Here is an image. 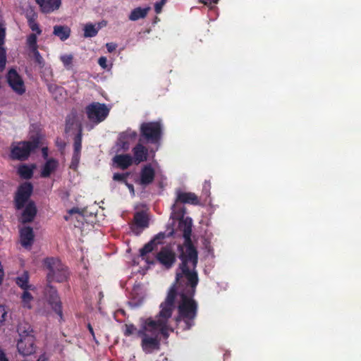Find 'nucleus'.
<instances>
[{
	"label": "nucleus",
	"mask_w": 361,
	"mask_h": 361,
	"mask_svg": "<svg viewBox=\"0 0 361 361\" xmlns=\"http://www.w3.org/2000/svg\"><path fill=\"white\" fill-rule=\"evenodd\" d=\"M78 133L74 137L73 142V153L80 154L82 149V128L80 123L78 125Z\"/></svg>",
	"instance_id": "obj_27"
},
{
	"label": "nucleus",
	"mask_w": 361,
	"mask_h": 361,
	"mask_svg": "<svg viewBox=\"0 0 361 361\" xmlns=\"http://www.w3.org/2000/svg\"><path fill=\"white\" fill-rule=\"evenodd\" d=\"M31 53L32 54L35 63L39 66V68H44L45 66V61L43 57L41 56L40 53L39 52L38 49L35 51H32Z\"/></svg>",
	"instance_id": "obj_32"
},
{
	"label": "nucleus",
	"mask_w": 361,
	"mask_h": 361,
	"mask_svg": "<svg viewBox=\"0 0 361 361\" xmlns=\"http://www.w3.org/2000/svg\"><path fill=\"white\" fill-rule=\"evenodd\" d=\"M118 145L123 149L128 150L130 146V140L124 136L123 139H122V133H120L118 139Z\"/></svg>",
	"instance_id": "obj_40"
},
{
	"label": "nucleus",
	"mask_w": 361,
	"mask_h": 361,
	"mask_svg": "<svg viewBox=\"0 0 361 361\" xmlns=\"http://www.w3.org/2000/svg\"><path fill=\"white\" fill-rule=\"evenodd\" d=\"M173 230L170 231L168 234H166L165 232H159L157 233L152 239V240L154 241L157 245L161 244L162 240H164L166 237H170L173 235Z\"/></svg>",
	"instance_id": "obj_33"
},
{
	"label": "nucleus",
	"mask_w": 361,
	"mask_h": 361,
	"mask_svg": "<svg viewBox=\"0 0 361 361\" xmlns=\"http://www.w3.org/2000/svg\"><path fill=\"white\" fill-rule=\"evenodd\" d=\"M110 109L105 104L92 102L85 107V113L88 119L98 124L106 119L109 114Z\"/></svg>",
	"instance_id": "obj_9"
},
{
	"label": "nucleus",
	"mask_w": 361,
	"mask_h": 361,
	"mask_svg": "<svg viewBox=\"0 0 361 361\" xmlns=\"http://www.w3.org/2000/svg\"><path fill=\"white\" fill-rule=\"evenodd\" d=\"M80 159V154L73 153L71 159V162L70 164V169L75 170L79 164Z\"/></svg>",
	"instance_id": "obj_41"
},
{
	"label": "nucleus",
	"mask_w": 361,
	"mask_h": 361,
	"mask_svg": "<svg viewBox=\"0 0 361 361\" xmlns=\"http://www.w3.org/2000/svg\"><path fill=\"white\" fill-rule=\"evenodd\" d=\"M30 28L32 30V31L36 32L37 35H39L42 33V30L40 29L38 23L35 25H32V26Z\"/></svg>",
	"instance_id": "obj_47"
},
{
	"label": "nucleus",
	"mask_w": 361,
	"mask_h": 361,
	"mask_svg": "<svg viewBox=\"0 0 361 361\" xmlns=\"http://www.w3.org/2000/svg\"><path fill=\"white\" fill-rule=\"evenodd\" d=\"M42 156L44 159H47L48 157V149L47 147H43L42 149Z\"/></svg>",
	"instance_id": "obj_54"
},
{
	"label": "nucleus",
	"mask_w": 361,
	"mask_h": 361,
	"mask_svg": "<svg viewBox=\"0 0 361 361\" xmlns=\"http://www.w3.org/2000/svg\"><path fill=\"white\" fill-rule=\"evenodd\" d=\"M7 82L12 90L19 95L25 92V87L22 77L16 70L11 68L7 73Z\"/></svg>",
	"instance_id": "obj_14"
},
{
	"label": "nucleus",
	"mask_w": 361,
	"mask_h": 361,
	"mask_svg": "<svg viewBox=\"0 0 361 361\" xmlns=\"http://www.w3.org/2000/svg\"><path fill=\"white\" fill-rule=\"evenodd\" d=\"M37 210L35 202L30 200L24 207L20 219V221L23 224L32 222L37 214Z\"/></svg>",
	"instance_id": "obj_18"
},
{
	"label": "nucleus",
	"mask_w": 361,
	"mask_h": 361,
	"mask_svg": "<svg viewBox=\"0 0 361 361\" xmlns=\"http://www.w3.org/2000/svg\"><path fill=\"white\" fill-rule=\"evenodd\" d=\"M27 24H28L30 27L32 26V25H35V24L37 23L36 22L35 15V14L32 15V16H27Z\"/></svg>",
	"instance_id": "obj_48"
},
{
	"label": "nucleus",
	"mask_w": 361,
	"mask_h": 361,
	"mask_svg": "<svg viewBox=\"0 0 361 361\" xmlns=\"http://www.w3.org/2000/svg\"><path fill=\"white\" fill-rule=\"evenodd\" d=\"M107 59L105 56H101L98 59V63L99 65L104 69L106 68L107 67Z\"/></svg>",
	"instance_id": "obj_45"
},
{
	"label": "nucleus",
	"mask_w": 361,
	"mask_h": 361,
	"mask_svg": "<svg viewBox=\"0 0 361 361\" xmlns=\"http://www.w3.org/2000/svg\"><path fill=\"white\" fill-rule=\"evenodd\" d=\"M7 317V312L5 309V307L3 305H0V326L4 324L6 321V318Z\"/></svg>",
	"instance_id": "obj_44"
},
{
	"label": "nucleus",
	"mask_w": 361,
	"mask_h": 361,
	"mask_svg": "<svg viewBox=\"0 0 361 361\" xmlns=\"http://www.w3.org/2000/svg\"><path fill=\"white\" fill-rule=\"evenodd\" d=\"M99 31V28H97L95 25L92 23L86 24L84 27V37H95Z\"/></svg>",
	"instance_id": "obj_28"
},
{
	"label": "nucleus",
	"mask_w": 361,
	"mask_h": 361,
	"mask_svg": "<svg viewBox=\"0 0 361 361\" xmlns=\"http://www.w3.org/2000/svg\"><path fill=\"white\" fill-rule=\"evenodd\" d=\"M157 246V244H155L154 241L151 240L140 250V256L144 257L147 254L152 252Z\"/></svg>",
	"instance_id": "obj_30"
},
{
	"label": "nucleus",
	"mask_w": 361,
	"mask_h": 361,
	"mask_svg": "<svg viewBox=\"0 0 361 361\" xmlns=\"http://www.w3.org/2000/svg\"><path fill=\"white\" fill-rule=\"evenodd\" d=\"M149 328L147 322L143 320L141 328L137 331V336L142 338V349L147 354L160 349V338L155 334H152V329Z\"/></svg>",
	"instance_id": "obj_7"
},
{
	"label": "nucleus",
	"mask_w": 361,
	"mask_h": 361,
	"mask_svg": "<svg viewBox=\"0 0 361 361\" xmlns=\"http://www.w3.org/2000/svg\"><path fill=\"white\" fill-rule=\"evenodd\" d=\"M176 298V290L175 286H173L169 289L165 301L160 305L161 310L159 313V319L154 320L149 317L145 319L149 329H152V334H155L157 337L159 334L163 335L165 338L169 336L168 319L172 315Z\"/></svg>",
	"instance_id": "obj_2"
},
{
	"label": "nucleus",
	"mask_w": 361,
	"mask_h": 361,
	"mask_svg": "<svg viewBox=\"0 0 361 361\" xmlns=\"http://www.w3.org/2000/svg\"><path fill=\"white\" fill-rule=\"evenodd\" d=\"M156 259L165 269H171L176 262V254L169 246L162 247L156 255Z\"/></svg>",
	"instance_id": "obj_12"
},
{
	"label": "nucleus",
	"mask_w": 361,
	"mask_h": 361,
	"mask_svg": "<svg viewBox=\"0 0 361 361\" xmlns=\"http://www.w3.org/2000/svg\"><path fill=\"white\" fill-rule=\"evenodd\" d=\"M56 145H57L58 146L61 147H64V145H65V144H64V143L59 142H58V140L56 141Z\"/></svg>",
	"instance_id": "obj_57"
},
{
	"label": "nucleus",
	"mask_w": 361,
	"mask_h": 361,
	"mask_svg": "<svg viewBox=\"0 0 361 361\" xmlns=\"http://www.w3.org/2000/svg\"><path fill=\"white\" fill-rule=\"evenodd\" d=\"M44 292L47 298L48 302L51 305L52 310L59 315L60 320H63L62 304L57 290L48 283L44 289Z\"/></svg>",
	"instance_id": "obj_11"
},
{
	"label": "nucleus",
	"mask_w": 361,
	"mask_h": 361,
	"mask_svg": "<svg viewBox=\"0 0 361 361\" xmlns=\"http://www.w3.org/2000/svg\"><path fill=\"white\" fill-rule=\"evenodd\" d=\"M56 145H57L58 146L61 147H64V145H65V144H64V143L59 142H58V140L56 141Z\"/></svg>",
	"instance_id": "obj_58"
},
{
	"label": "nucleus",
	"mask_w": 361,
	"mask_h": 361,
	"mask_svg": "<svg viewBox=\"0 0 361 361\" xmlns=\"http://www.w3.org/2000/svg\"><path fill=\"white\" fill-rule=\"evenodd\" d=\"M44 13H50L59 8L61 0H35Z\"/></svg>",
	"instance_id": "obj_20"
},
{
	"label": "nucleus",
	"mask_w": 361,
	"mask_h": 361,
	"mask_svg": "<svg viewBox=\"0 0 361 361\" xmlns=\"http://www.w3.org/2000/svg\"><path fill=\"white\" fill-rule=\"evenodd\" d=\"M71 29L66 25L54 26L53 34L57 36L61 41L66 40L71 35Z\"/></svg>",
	"instance_id": "obj_25"
},
{
	"label": "nucleus",
	"mask_w": 361,
	"mask_h": 361,
	"mask_svg": "<svg viewBox=\"0 0 361 361\" xmlns=\"http://www.w3.org/2000/svg\"><path fill=\"white\" fill-rule=\"evenodd\" d=\"M143 142H140L133 148V160L134 164H139L146 161L149 156V149L143 145Z\"/></svg>",
	"instance_id": "obj_17"
},
{
	"label": "nucleus",
	"mask_w": 361,
	"mask_h": 361,
	"mask_svg": "<svg viewBox=\"0 0 361 361\" xmlns=\"http://www.w3.org/2000/svg\"><path fill=\"white\" fill-rule=\"evenodd\" d=\"M35 169V165L32 164L30 166L27 164H20L17 170L18 174L20 178L23 179H30L33 176L34 169Z\"/></svg>",
	"instance_id": "obj_24"
},
{
	"label": "nucleus",
	"mask_w": 361,
	"mask_h": 361,
	"mask_svg": "<svg viewBox=\"0 0 361 361\" xmlns=\"http://www.w3.org/2000/svg\"><path fill=\"white\" fill-rule=\"evenodd\" d=\"M148 226L149 218L147 214L143 211L135 212L133 217V224L131 226L133 232L138 235Z\"/></svg>",
	"instance_id": "obj_15"
},
{
	"label": "nucleus",
	"mask_w": 361,
	"mask_h": 361,
	"mask_svg": "<svg viewBox=\"0 0 361 361\" xmlns=\"http://www.w3.org/2000/svg\"><path fill=\"white\" fill-rule=\"evenodd\" d=\"M139 330L137 329L136 326L133 324H126L124 325L123 334L125 336H130L134 334L137 335V331Z\"/></svg>",
	"instance_id": "obj_34"
},
{
	"label": "nucleus",
	"mask_w": 361,
	"mask_h": 361,
	"mask_svg": "<svg viewBox=\"0 0 361 361\" xmlns=\"http://www.w3.org/2000/svg\"><path fill=\"white\" fill-rule=\"evenodd\" d=\"M6 28L5 25L0 22V49H6L4 47L5 41H6Z\"/></svg>",
	"instance_id": "obj_37"
},
{
	"label": "nucleus",
	"mask_w": 361,
	"mask_h": 361,
	"mask_svg": "<svg viewBox=\"0 0 361 361\" xmlns=\"http://www.w3.org/2000/svg\"><path fill=\"white\" fill-rule=\"evenodd\" d=\"M33 192V185L30 182H25L20 184L14 196V205L17 210L24 208Z\"/></svg>",
	"instance_id": "obj_10"
},
{
	"label": "nucleus",
	"mask_w": 361,
	"mask_h": 361,
	"mask_svg": "<svg viewBox=\"0 0 361 361\" xmlns=\"http://www.w3.org/2000/svg\"><path fill=\"white\" fill-rule=\"evenodd\" d=\"M210 188H211V184H210V182L209 181H205L204 185H203V192L207 195L209 193V190H210Z\"/></svg>",
	"instance_id": "obj_46"
},
{
	"label": "nucleus",
	"mask_w": 361,
	"mask_h": 361,
	"mask_svg": "<svg viewBox=\"0 0 361 361\" xmlns=\"http://www.w3.org/2000/svg\"><path fill=\"white\" fill-rule=\"evenodd\" d=\"M16 284L23 289L24 290H28L31 288L29 285V274L27 271H24L23 274L18 276L16 279Z\"/></svg>",
	"instance_id": "obj_26"
},
{
	"label": "nucleus",
	"mask_w": 361,
	"mask_h": 361,
	"mask_svg": "<svg viewBox=\"0 0 361 361\" xmlns=\"http://www.w3.org/2000/svg\"><path fill=\"white\" fill-rule=\"evenodd\" d=\"M59 162L56 159L51 158L43 166L40 176L42 178H48L58 168Z\"/></svg>",
	"instance_id": "obj_22"
},
{
	"label": "nucleus",
	"mask_w": 361,
	"mask_h": 361,
	"mask_svg": "<svg viewBox=\"0 0 361 361\" xmlns=\"http://www.w3.org/2000/svg\"><path fill=\"white\" fill-rule=\"evenodd\" d=\"M150 9L149 6L145 8L137 7L132 10L128 18L132 21H136L139 19L145 18L147 16Z\"/></svg>",
	"instance_id": "obj_23"
},
{
	"label": "nucleus",
	"mask_w": 361,
	"mask_h": 361,
	"mask_svg": "<svg viewBox=\"0 0 361 361\" xmlns=\"http://www.w3.org/2000/svg\"><path fill=\"white\" fill-rule=\"evenodd\" d=\"M22 302L23 303V306L26 307L29 309L31 308L30 302L32 300L33 297L31 293L27 291V290H24L23 293L21 296Z\"/></svg>",
	"instance_id": "obj_35"
},
{
	"label": "nucleus",
	"mask_w": 361,
	"mask_h": 361,
	"mask_svg": "<svg viewBox=\"0 0 361 361\" xmlns=\"http://www.w3.org/2000/svg\"><path fill=\"white\" fill-rule=\"evenodd\" d=\"M44 264L48 269L47 280L49 283L52 282L63 283L68 278L67 267L57 258L47 257Z\"/></svg>",
	"instance_id": "obj_5"
},
{
	"label": "nucleus",
	"mask_w": 361,
	"mask_h": 361,
	"mask_svg": "<svg viewBox=\"0 0 361 361\" xmlns=\"http://www.w3.org/2000/svg\"><path fill=\"white\" fill-rule=\"evenodd\" d=\"M106 49H107L109 52L114 51L116 49V45L115 44H113V43H107L106 44Z\"/></svg>",
	"instance_id": "obj_50"
},
{
	"label": "nucleus",
	"mask_w": 361,
	"mask_h": 361,
	"mask_svg": "<svg viewBox=\"0 0 361 361\" xmlns=\"http://www.w3.org/2000/svg\"><path fill=\"white\" fill-rule=\"evenodd\" d=\"M176 195L175 203L171 206V209L173 212H176L178 203L192 205H199L200 204L199 197L194 192H183L180 190H177Z\"/></svg>",
	"instance_id": "obj_13"
},
{
	"label": "nucleus",
	"mask_w": 361,
	"mask_h": 361,
	"mask_svg": "<svg viewBox=\"0 0 361 361\" xmlns=\"http://www.w3.org/2000/svg\"><path fill=\"white\" fill-rule=\"evenodd\" d=\"M127 188L129 189L130 192L134 193V186L133 184L129 183L128 181L125 183Z\"/></svg>",
	"instance_id": "obj_53"
},
{
	"label": "nucleus",
	"mask_w": 361,
	"mask_h": 361,
	"mask_svg": "<svg viewBox=\"0 0 361 361\" xmlns=\"http://www.w3.org/2000/svg\"><path fill=\"white\" fill-rule=\"evenodd\" d=\"M130 176L129 172L126 173H115L113 175V180L115 181H118L122 183H126L128 181V178Z\"/></svg>",
	"instance_id": "obj_36"
},
{
	"label": "nucleus",
	"mask_w": 361,
	"mask_h": 361,
	"mask_svg": "<svg viewBox=\"0 0 361 361\" xmlns=\"http://www.w3.org/2000/svg\"><path fill=\"white\" fill-rule=\"evenodd\" d=\"M219 0H199V1L206 6L216 4Z\"/></svg>",
	"instance_id": "obj_49"
},
{
	"label": "nucleus",
	"mask_w": 361,
	"mask_h": 361,
	"mask_svg": "<svg viewBox=\"0 0 361 361\" xmlns=\"http://www.w3.org/2000/svg\"><path fill=\"white\" fill-rule=\"evenodd\" d=\"M18 331L20 338L17 343V348L20 354L23 356H28L35 352V338L30 334V326L28 325L27 329L23 330L22 326H19Z\"/></svg>",
	"instance_id": "obj_8"
},
{
	"label": "nucleus",
	"mask_w": 361,
	"mask_h": 361,
	"mask_svg": "<svg viewBox=\"0 0 361 361\" xmlns=\"http://www.w3.org/2000/svg\"><path fill=\"white\" fill-rule=\"evenodd\" d=\"M76 114L72 113L66 119V132H69L75 122Z\"/></svg>",
	"instance_id": "obj_38"
},
{
	"label": "nucleus",
	"mask_w": 361,
	"mask_h": 361,
	"mask_svg": "<svg viewBox=\"0 0 361 361\" xmlns=\"http://www.w3.org/2000/svg\"><path fill=\"white\" fill-rule=\"evenodd\" d=\"M166 1L167 0H160L159 1L155 3L154 11L157 14H159L161 12L162 8L165 5Z\"/></svg>",
	"instance_id": "obj_43"
},
{
	"label": "nucleus",
	"mask_w": 361,
	"mask_h": 361,
	"mask_svg": "<svg viewBox=\"0 0 361 361\" xmlns=\"http://www.w3.org/2000/svg\"><path fill=\"white\" fill-rule=\"evenodd\" d=\"M41 140L40 135H37L30 140L13 144L11 147L10 158L13 160H27L31 152L39 147Z\"/></svg>",
	"instance_id": "obj_4"
},
{
	"label": "nucleus",
	"mask_w": 361,
	"mask_h": 361,
	"mask_svg": "<svg viewBox=\"0 0 361 361\" xmlns=\"http://www.w3.org/2000/svg\"><path fill=\"white\" fill-rule=\"evenodd\" d=\"M87 329H88L90 333L91 334L93 339L95 340V335H94V329L90 323L87 324Z\"/></svg>",
	"instance_id": "obj_52"
},
{
	"label": "nucleus",
	"mask_w": 361,
	"mask_h": 361,
	"mask_svg": "<svg viewBox=\"0 0 361 361\" xmlns=\"http://www.w3.org/2000/svg\"><path fill=\"white\" fill-rule=\"evenodd\" d=\"M162 136V128L160 122H144L140 127V142L150 144H159Z\"/></svg>",
	"instance_id": "obj_6"
},
{
	"label": "nucleus",
	"mask_w": 361,
	"mask_h": 361,
	"mask_svg": "<svg viewBox=\"0 0 361 361\" xmlns=\"http://www.w3.org/2000/svg\"><path fill=\"white\" fill-rule=\"evenodd\" d=\"M20 243L23 247H30L34 243L35 234L32 228L25 226L20 230Z\"/></svg>",
	"instance_id": "obj_19"
},
{
	"label": "nucleus",
	"mask_w": 361,
	"mask_h": 361,
	"mask_svg": "<svg viewBox=\"0 0 361 361\" xmlns=\"http://www.w3.org/2000/svg\"><path fill=\"white\" fill-rule=\"evenodd\" d=\"M0 361H8L6 357V353L4 351L0 348Z\"/></svg>",
	"instance_id": "obj_51"
},
{
	"label": "nucleus",
	"mask_w": 361,
	"mask_h": 361,
	"mask_svg": "<svg viewBox=\"0 0 361 361\" xmlns=\"http://www.w3.org/2000/svg\"><path fill=\"white\" fill-rule=\"evenodd\" d=\"M137 133L135 130H133L130 128L127 129L126 131L122 132V139H123L124 136H126L128 140H133L137 137Z\"/></svg>",
	"instance_id": "obj_42"
},
{
	"label": "nucleus",
	"mask_w": 361,
	"mask_h": 361,
	"mask_svg": "<svg viewBox=\"0 0 361 361\" xmlns=\"http://www.w3.org/2000/svg\"><path fill=\"white\" fill-rule=\"evenodd\" d=\"M27 44L28 46L30 51H35L36 49H38L37 37L36 34L32 33L27 37Z\"/></svg>",
	"instance_id": "obj_31"
},
{
	"label": "nucleus",
	"mask_w": 361,
	"mask_h": 361,
	"mask_svg": "<svg viewBox=\"0 0 361 361\" xmlns=\"http://www.w3.org/2000/svg\"><path fill=\"white\" fill-rule=\"evenodd\" d=\"M181 301L178 306L177 325L183 331L190 330L195 324L197 315V302L188 293H180Z\"/></svg>",
	"instance_id": "obj_3"
},
{
	"label": "nucleus",
	"mask_w": 361,
	"mask_h": 361,
	"mask_svg": "<svg viewBox=\"0 0 361 361\" xmlns=\"http://www.w3.org/2000/svg\"><path fill=\"white\" fill-rule=\"evenodd\" d=\"M113 161L122 170L127 169L134 163L133 157L128 154H117L113 158Z\"/></svg>",
	"instance_id": "obj_21"
},
{
	"label": "nucleus",
	"mask_w": 361,
	"mask_h": 361,
	"mask_svg": "<svg viewBox=\"0 0 361 361\" xmlns=\"http://www.w3.org/2000/svg\"><path fill=\"white\" fill-rule=\"evenodd\" d=\"M70 214L79 213V209L78 207H73L68 211Z\"/></svg>",
	"instance_id": "obj_55"
},
{
	"label": "nucleus",
	"mask_w": 361,
	"mask_h": 361,
	"mask_svg": "<svg viewBox=\"0 0 361 361\" xmlns=\"http://www.w3.org/2000/svg\"><path fill=\"white\" fill-rule=\"evenodd\" d=\"M37 361H47V359L44 357V355H41Z\"/></svg>",
	"instance_id": "obj_56"
},
{
	"label": "nucleus",
	"mask_w": 361,
	"mask_h": 361,
	"mask_svg": "<svg viewBox=\"0 0 361 361\" xmlns=\"http://www.w3.org/2000/svg\"><path fill=\"white\" fill-rule=\"evenodd\" d=\"M60 60L66 70L69 71L73 68V56L72 54L61 55Z\"/></svg>",
	"instance_id": "obj_29"
},
{
	"label": "nucleus",
	"mask_w": 361,
	"mask_h": 361,
	"mask_svg": "<svg viewBox=\"0 0 361 361\" xmlns=\"http://www.w3.org/2000/svg\"><path fill=\"white\" fill-rule=\"evenodd\" d=\"M6 49H0V73L3 72L6 64Z\"/></svg>",
	"instance_id": "obj_39"
},
{
	"label": "nucleus",
	"mask_w": 361,
	"mask_h": 361,
	"mask_svg": "<svg viewBox=\"0 0 361 361\" xmlns=\"http://www.w3.org/2000/svg\"><path fill=\"white\" fill-rule=\"evenodd\" d=\"M155 178V170L150 164L145 165L140 173L138 184L146 187L153 183Z\"/></svg>",
	"instance_id": "obj_16"
},
{
	"label": "nucleus",
	"mask_w": 361,
	"mask_h": 361,
	"mask_svg": "<svg viewBox=\"0 0 361 361\" xmlns=\"http://www.w3.org/2000/svg\"><path fill=\"white\" fill-rule=\"evenodd\" d=\"M184 210L177 214L178 216L181 218L178 223V227L183 232L184 243L178 247L180 252L179 259L181 262L176 271V282L170 289L175 286L177 290L180 286H185L180 292L188 293L189 295H194L199 282L196 271L198 252L191 239L192 219L189 217L184 219Z\"/></svg>",
	"instance_id": "obj_1"
}]
</instances>
